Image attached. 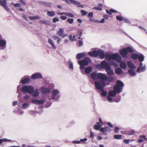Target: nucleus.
<instances>
[{"label": "nucleus", "instance_id": "nucleus-1", "mask_svg": "<svg viewBox=\"0 0 147 147\" xmlns=\"http://www.w3.org/2000/svg\"><path fill=\"white\" fill-rule=\"evenodd\" d=\"M94 84L96 88L101 91V95L104 96H106V92L103 90L104 88L106 85L105 82L103 81H95L94 82Z\"/></svg>", "mask_w": 147, "mask_h": 147}, {"label": "nucleus", "instance_id": "nucleus-2", "mask_svg": "<svg viewBox=\"0 0 147 147\" xmlns=\"http://www.w3.org/2000/svg\"><path fill=\"white\" fill-rule=\"evenodd\" d=\"M105 57L108 61L111 59L115 60L117 62H119L121 60V58L118 54H110L108 53H106L105 54Z\"/></svg>", "mask_w": 147, "mask_h": 147}, {"label": "nucleus", "instance_id": "nucleus-3", "mask_svg": "<svg viewBox=\"0 0 147 147\" xmlns=\"http://www.w3.org/2000/svg\"><path fill=\"white\" fill-rule=\"evenodd\" d=\"M124 84L121 81L119 80H117L113 88L114 90L117 93H119L121 91L122 88Z\"/></svg>", "mask_w": 147, "mask_h": 147}, {"label": "nucleus", "instance_id": "nucleus-4", "mask_svg": "<svg viewBox=\"0 0 147 147\" xmlns=\"http://www.w3.org/2000/svg\"><path fill=\"white\" fill-rule=\"evenodd\" d=\"M103 75L104 74L101 73H97L94 72L90 74V77L94 80H97L99 79L102 81V79L104 78Z\"/></svg>", "mask_w": 147, "mask_h": 147}, {"label": "nucleus", "instance_id": "nucleus-5", "mask_svg": "<svg viewBox=\"0 0 147 147\" xmlns=\"http://www.w3.org/2000/svg\"><path fill=\"white\" fill-rule=\"evenodd\" d=\"M34 88L31 86H24L22 88V91L23 92L26 93H28L30 94H32L34 92Z\"/></svg>", "mask_w": 147, "mask_h": 147}, {"label": "nucleus", "instance_id": "nucleus-6", "mask_svg": "<svg viewBox=\"0 0 147 147\" xmlns=\"http://www.w3.org/2000/svg\"><path fill=\"white\" fill-rule=\"evenodd\" d=\"M90 59L88 57H85L83 60H80L78 63L81 65H87L90 61Z\"/></svg>", "mask_w": 147, "mask_h": 147}, {"label": "nucleus", "instance_id": "nucleus-7", "mask_svg": "<svg viewBox=\"0 0 147 147\" xmlns=\"http://www.w3.org/2000/svg\"><path fill=\"white\" fill-rule=\"evenodd\" d=\"M0 5L7 11H10V10L7 5V0H0Z\"/></svg>", "mask_w": 147, "mask_h": 147}, {"label": "nucleus", "instance_id": "nucleus-8", "mask_svg": "<svg viewBox=\"0 0 147 147\" xmlns=\"http://www.w3.org/2000/svg\"><path fill=\"white\" fill-rule=\"evenodd\" d=\"M111 131V129L108 127H102L100 129V131L105 135H107V132H110Z\"/></svg>", "mask_w": 147, "mask_h": 147}, {"label": "nucleus", "instance_id": "nucleus-9", "mask_svg": "<svg viewBox=\"0 0 147 147\" xmlns=\"http://www.w3.org/2000/svg\"><path fill=\"white\" fill-rule=\"evenodd\" d=\"M139 67L137 68V72L140 73V72H143L146 70V67L145 65L143 66V63L141 62L139 64Z\"/></svg>", "mask_w": 147, "mask_h": 147}, {"label": "nucleus", "instance_id": "nucleus-10", "mask_svg": "<svg viewBox=\"0 0 147 147\" xmlns=\"http://www.w3.org/2000/svg\"><path fill=\"white\" fill-rule=\"evenodd\" d=\"M6 41L5 39H0V47L2 50H4L6 48Z\"/></svg>", "mask_w": 147, "mask_h": 147}, {"label": "nucleus", "instance_id": "nucleus-11", "mask_svg": "<svg viewBox=\"0 0 147 147\" xmlns=\"http://www.w3.org/2000/svg\"><path fill=\"white\" fill-rule=\"evenodd\" d=\"M121 55L123 57H127L128 54V51L126 48H124L120 51Z\"/></svg>", "mask_w": 147, "mask_h": 147}, {"label": "nucleus", "instance_id": "nucleus-12", "mask_svg": "<svg viewBox=\"0 0 147 147\" xmlns=\"http://www.w3.org/2000/svg\"><path fill=\"white\" fill-rule=\"evenodd\" d=\"M100 66L102 68L105 69H106L109 68L110 67V66L105 61H103L101 63Z\"/></svg>", "mask_w": 147, "mask_h": 147}, {"label": "nucleus", "instance_id": "nucleus-13", "mask_svg": "<svg viewBox=\"0 0 147 147\" xmlns=\"http://www.w3.org/2000/svg\"><path fill=\"white\" fill-rule=\"evenodd\" d=\"M104 77L102 79V81H104L107 80L110 82H113L114 80V78L113 77L111 76H108V77L107 76L104 74L103 76Z\"/></svg>", "mask_w": 147, "mask_h": 147}, {"label": "nucleus", "instance_id": "nucleus-14", "mask_svg": "<svg viewBox=\"0 0 147 147\" xmlns=\"http://www.w3.org/2000/svg\"><path fill=\"white\" fill-rule=\"evenodd\" d=\"M31 78L32 79L34 80L36 79H41L42 78V76L40 73H35L31 76Z\"/></svg>", "mask_w": 147, "mask_h": 147}, {"label": "nucleus", "instance_id": "nucleus-15", "mask_svg": "<svg viewBox=\"0 0 147 147\" xmlns=\"http://www.w3.org/2000/svg\"><path fill=\"white\" fill-rule=\"evenodd\" d=\"M98 56H99V57L102 59L105 57V54L104 51L101 49H98L97 51Z\"/></svg>", "mask_w": 147, "mask_h": 147}, {"label": "nucleus", "instance_id": "nucleus-16", "mask_svg": "<svg viewBox=\"0 0 147 147\" xmlns=\"http://www.w3.org/2000/svg\"><path fill=\"white\" fill-rule=\"evenodd\" d=\"M57 34L58 36H61L63 38H64L67 36V34H64L63 30L62 28H60L58 31L57 32Z\"/></svg>", "mask_w": 147, "mask_h": 147}, {"label": "nucleus", "instance_id": "nucleus-17", "mask_svg": "<svg viewBox=\"0 0 147 147\" xmlns=\"http://www.w3.org/2000/svg\"><path fill=\"white\" fill-rule=\"evenodd\" d=\"M42 92L44 94L49 93L50 92V90L48 88H45L44 86H42L41 88Z\"/></svg>", "mask_w": 147, "mask_h": 147}, {"label": "nucleus", "instance_id": "nucleus-18", "mask_svg": "<svg viewBox=\"0 0 147 147\" xmlns=\"http://www.w3.org/2000/svg\"><path fill=\"white\" fill-rule=\"evenodd\" d=\"M97 53V51L94 50L93 52H88V54L90 56L96 57L98 56V54Z\"/></svg>", "mask_w": 147, "mask_h": 147}, {"label": "nucleus", "instance_id": "nucleus-19", "mask_svg": "<svg viewBox=\"0 0 147 147\" xmlns=\"http://www.w3.org/2000/svg\"><path fill=\"white\" fill-rule=\"evenodd\" d=\"M59 93L58 90H53L52 92V96L51 98V99L54 100L55 98V97L56 95Z\"/></svg>", "mask_w": 147, "mask_h": 147}, {"label": "nucleus", "instance_id": "nucleus-20", "mask_svg": "<svg viewBox=\"0 0 147 147\" xmlns=\"http://www.w3.org/2000/svg\"><path fill=\"white\" fill-rule=\"evenodd\" d=\"M106 71L107 72V74L108 75H114V72L113 70L111 69V67L109 69H106Z\"/></svg>", "mask_w": 147, "mask_h": 147}, {"label": "nucleus", "instance_id": "nucleus-21", "mask_svg": "<svg viewBox=\"0 0 147 147\" xmlns=\"http://www.w3.org/2000/svg\"><path fill=\"white\" fill-rule=\"evenodd\" d=\"M144 140L147 141V138L144 135L141 136L140 137V139L138 141V142H144Z\"/></svg>", "mask_w": 147, "mask_h": 147}, {"label": "nucleus", "instance_id": "nucleus-22", "mask_svg": "<svg viewBox=\"0 0 147 147\" xmlns=\"http://www.w3.org/2000/svg\"><path fill=\"white\" fill-rule=\"evenodd\" d=\"M85 56V53H84L78 54L76 55V59H80L81 58H83Z\"/></svg>", "mask_w": 147, "mask_h": 147}, {"label": "nucleus", "instance_id": "nucleus-23", "mask_svg": "<svg viewBox=\"0 0 147 147\" xmlns=\"http://www.w3.org/2000/svg\"><path fill=\"white\" fill-rule=\"evenodd\" d=\"M117 93L114 90L111 91L109 93V95L110 96L114 97L116 95V94Z\"/></svg>", "mask_w": 147, "mask_h": 147}, {"label": "nucleus", "instance_id": "nucleus-24", "mask_svg": "<svg viewBox=\"0 0 147 147\" xmlns=\"http://www.w3.org/2000/svg\"><path fill=\"white\" fill-rule=\"evenodd\" d=\"M127 64L129 67L130 68L134 69L136 68L135 66L130 61H129L127 62Z\"/></svg>", "mask_w": 147, "mask_h": 147}, {"label": "nucleus", "instance_id": "nucleus-25", "mask_svg": "<svg viewBox=\"0 0 147 147\" xmlns=\"http://www.w3.org/2000/svg\"><path fill=\"white\" fill-rule=\"evenodd\" d=\"M106 12L107 13L110 15H111L112 14V13H117V11L113 9H111L109 10H106Z\"/></svg>", "mask_w": 147, "mask_h": 147}, {"label": "nucleus", "instance_id": "nucleus-26", "mask_svg": "<svg viewBox=\"0 0 147 147\" xmlns=\"http://www.w3.org/2000/svg\"><path fill=\"white\" fill-rule=\"evenodd\" d=\"M138 54L137 53H132L131 55V58L134 60L137 59L138 57Z\"/></svg>", "mask_w": 147, "mask_h": 147}, {"label": "nucleus", "instance_id": "nucleus-27", "mask_svg": "<svg viewBox=\"0 0 147 147\" xmlns=\"http://www.w3.org/2000/svg\"><path fill=\"white\" fill-rule=\"evenodd\" d=\"M92 70V68L91 67H86L85 69V72L86 74L90 73Z\"/></svg>", "mask_w": 147, "mask_h": 147}, {"label": "nucleus", "instance_id": "nucleus-28", "mask_svg": "<svg viewBox=\"0 0 147 147\" xmlns=\"http://www.w3.org/2000/svg\"><path fill=\"white\" fill-rule=\"evenodd\" d=\"M48 42L51 45L54 49H56V46H55L53 42L51 39L49 38L48 40Z\"/></svg>", "mask_w": 147, "mask_h": 147}, {"label": "nucleus", "instance_id": "nucleus-29", "mask_svg": "<svg viewBox=\"0 0 147 147\" xmlns=\"http://www.w3.org/2000/svg\"><path fill=\"white\" fill-rule=\"evenodd\" d=\"M30 79L29 78H25L21 81V83L23 84H26L30 82Z\"/></svg>", "mask_w": 147, "mask_h": 147}, {"label": "nucleus", "instance_id": "nucleus-30", "mask_svg": "<svg viewBox=\"0 0 147 147\" xmlns=\"http://www.w3.org/2000/svg\"><path fill=\"white\" fill-rule=\"evenodd\" d=\"M102 5L101 4H99L98 5V7H93V9H95L96 10L101 11L102 10V9L101 7Z\"/></svg>", "mask_w": 147, "mask_h": 147}, {"label": "nucleus", "instance_id": "nucleus-31", "mask_svg": "<svg viewBox=\"0 0 147 147\" xmlns=\"http://www.w3.org/2000/svg\"><path fill=\"white\" fill-rule=\"evenodd\" d=\"M115 72L117 74H122V71L121 69L119 68H117L115 69Z\"/></svg>", "mask_w": 147, "mask_h": 147}, {"label": "nucleus", "instance_id": "nucleus-32", "mask_svg": "<svg viewBox=\"0 0 147 147\" xmlns=\"http://www.w3.org/2000/svg\"><path fill=\"white\" fill-rule=\"evenodd\" d=\"M120 67L123 69H125L126 68V65L124 61H122L120 63Z\"/></svg>", "mask_w": 147, "mask_h": 147}, {"label": "nucleus", "instance_id": "nucleus-33", "mask_svg": "<svg viewBox=\"0 0 147 147\" xmlns=\"http://www.w3.org/2000/svg\"><path fill=\"white\" fill-rule=\"evenodd\" d=\"M29 18L31 20H34L37 19H40L41 18L38 16H30Z\"/></svg>", "mask_w": 147, "mask_h": 147}, {"label": "nucleus", "instance_id": "nucleus-34", "mask_svg": "<svg viewBox=\"0 0 147 147\" xmlns=\"http://www.w3.org/2000/svg\"><path fill=\"white\" fill-rule=\"evenodd\" d=\"M47 14L49 16L52 17L54 16L55 14V13L54 11H48L47 12Z\"/></svg>", "mask_w": 147, "mask_h": 147}, {"label": "nucleus", "instance_id": "nucleus-35", "mask_svg": "<svg viewBox=\"0 0 147 147\" xmlns=\"http://www.w3.org/2000/svg\"><path fill=\"white\" fill-rule=\"evenodd\" d=\"M71 3H73L76 5H80V3L79 1H75V0H68Z\"/></svg>", "mask_w": 147, "mask_h": 147}, {"label": "nucleus", "instance_id": "nucleus-36", "mask_svg": "<svg viewBox=\"0 0 147 147\" xmlns=\"http://www.w3.org/2000/svg\"><path fill=\"white\" fill-rule=\"evenodd\" d=\"M128 73L131 76H134L136 74L135 71L133 70L129 69L128 70Z\"/></svg>", "mask_w": 147, "mask_h": 147}, {"label": "nucleus", "instance_id": "nucleus-37", "mask_svg": "<svg viewBox=\"0 0 147 147\" xmlns=\"http://www.w3.org/2000/svg\"><path fill=\"white\" fill-rule=\"evenodd\" d=\"M69 40L71 41H75L76 40V39L75 38L76 36L75 35L72 36V35H69Z\"/></svg>", "mask_w": 147, "mask_h": 147}, {"label": "nucleus", "instance_id": "nucleus-38", "mask_svg": "<svg viewBox=\"0 0 147 147\" xmlns=\"http://www.w3.org/2000/svg\"><path fill=\"white\" fill-rule=\"evenodd\" d=\"M126 134L128 135H134L135 134V131L133 130L130 131H127L126 132Z\"/></svg>", "mask_w": 147, "mask_h": 147}, {"label": "nucleus", "instance_id": "nucleus-39", "mask_svg": "<svg viewBox=\"0 0 147 147\" xmlns=\"http://www.w3.org/2000/svg\"><path fill=\"white\" fill-rule=\"evenodd\" d=\"M11 141V140L7 139L5 138L0 139V143L1 144L3 142H10Z\"/></svg>", "mask_w": 147, "mask_h": 147}, {"label": "nucleus", "instance_id": "nucleus-40", "mask_svg": "<svg viewBox=\"0 0 147 147\" xmlns=\"http://www.w3.org/2000/svg\"><path fill=\"white\" fill-rule=\"evenodd\" d=\"M138 57V59L140 61L142 62L144 60V57L143 55H139Z\"/></svg>", "mask_w": 147, "mask_h": 147}, {"label": "nucleus", "instance_id": "nucleus-41", "mask_svg": "<svg viewBox=\"0 0 147 147\" xmlns=\"http://www.w3.org/2000/svg\"><path fill=\"white\" fill-rule=\"evenodd\" d=\"M122 138V136L121 135H115L114 136V138L117 140L121 139Z\"/></svg>", "mask_w": 147, "mask_h": 147}, {"label": "nucleus", "instance_id": "nucleus-42", "mask_svg": "<svg viewBox=\"0 0 147 147\" xmlns=\"http://www.w3.org/2000/svg\"><path fill=\"white\" fill-rule=\"evenodd\" d=\"M39 22L41 24H47L49 23L48 21L45 20H40Z\"/></svg>", "mask_w": 147, "mask_h": 147}, {"label": "nucleus", "instance_id": "nucleus-43", "mask_svg": "<svg viewBox=\"0 0 147 147\" xmlns=\"http://www.w3.org/2000/svg\"><path fill=\"white\" fill-rule=\"evenodd\" d=\"M126 48L127 49V50L128 52L132 53L134 52L133 49L130 47H127V48Z\"/></svg>", "mask_w": 147, "mask_h": 147}, {"label": "nucleus", "instance_id": "nucleus-44", "mask_svg": "<svg viewBox=\"0 0 147 147\" xmlns=\"http://www.w3.org/2000/svg\"><path fill=\"white\" fill-rule=\"evenodd\" d=\"M65 15L71 18H73L74 15L71 13L69 12H65Z\"/></svg>", "mask_w": 147, "mask_h": 147}, {"label": "nucleus", "instance_id": "nucleus-45", "mask_svg": "<svg viewBox=\"0 0 147 147\" xmlns=\"http://www.w3.org/2000/svg\"><path fill=\"white\" fill-rule=\"evenodd\" d=\"M39 95V92L38 89H36L35 90L34 93L33 94V96L35 97Z\"/></svg>", "mask_w": 147, "mask_h": 147}, {"label": "nucleus", "instance_id": "nucleus-46", "mask_svg": "<svg viewBox=\"0 0 147 147\" xmlns=\"http://www.w3.org/2000/svg\"><path fill=\"white\" fill-rule=\"evenodd\" d=\"M116 18L117 20L119 21H122L123 20V18L122 16H117Z\"/></svg>", "mask_w": 147, "mask_h": 147}, {"label": "nucleus", "instance_id": "nucleus-47", "mask_svg": "<svg viewBox=\"0 0 147 147\" xmlns=\"http://www.w3.org/2000/svg\"><path fill=\"white\" fill-rule=\"evenodd\" d=\"M80 12H81V13H82V16L86 15L88 13V12H86V11L84 10H81L80 11Z\"/></svg>", "mask_w": 147, "mask_h": 147}, {"label": "nucleus", "instance_id": "nucleus-48", "mask_svg": "<svg viewBox=\"0 0 147 147\" xmlns=\"http://www.w3.org/2000/svg\"><path fill=\"white\" fill-rule=\"evenodd\" d=\"M74 21V19L72 18H68L67 20V21L70 24L73 23Z\"/></svg>", "mask_w": 147, "mask_h": 147}, {"label": "nucleus", "instance_id": "nucleus-49", "mask_svg": "<svg viewBox=\"0 0 147 147\" xmlns=\"http://www.w3.org/2000/svg\"><path fill=\"white\" fill-rule=\"evenodd\" d=\"M111 65L114 66L115 67H117L118 66V64L114 61L111 62Z\"/></svg>", "mask_w": 147, "mask_h": 147}, {"label": "nucleus", "instance_id": "nucleus-50", "mask_svg": "<svg viewBox=\"0 0 147 147\" xmlns=\"http://www.w3.org/2000/svg\"><path fill=\"white\" fill-rule=\"evenodd\" d=\"M18 108H15L14 109L13 112L15 114H18Z\"/></svg>", "mask_w": 147, "mask_h": 147}, {"label": "nucleus", "instance_id": "nucleus-51", "mask_svg": "<svg viewBox=\"0 0 147 147\" xmlns=\"http://www.w3.org/2000/svg\"><path fill=\"white\" fill-rule=\"evenodd\" d=\"M100 127V125H94V129L96 130H98L99 129Z\"/></svg>", "mask_w": 147, "mask_h": 147}, {"label": "nucleus", "instance_id": "nucleus-52", "mask_svg": "<svg viewBox=\"0 0 147 147\" xmlns=\"http://www.w3.org/2000/svg\"><path fill=\"white\" fill-rule=\"evenodd\" d=\"M87 16L88 18H92L93 17V13L92 12L89 13L88 14Z\"/></svg>", "mask_w": 147, "mask_h": 147}, {"label": "nucleus", "instance_id": "nucleus-53", "mask_svg": "<svg viewBox=\"0 0 147 147\" xmlns=\"http://www.w3.org/2000/svg\"><path fill=\"white\" fill-rule=\"evenodd\" d=\"M44 103V101L43 100H38V103L39 104H42Z\"/></svg>", "mask_w": 147, "mask_h": 147}, {"label": "nucleus", "instance_id": "nucleus-54", "mask_svg": "<svg viewBox=\"0 0 147 147\" xmlns=\"http://www.w3.org/2000/svg\"><path fill=\"white\" fill-rule=\"evenodd\" d=\"M59 21L58 19L56 18H54L53 19V21L54 23H55L56 22H58Z\"/></svg>", "mask_w": 147, "mask_h": 147}, {"label": "nucleus", "instance_id": "nucleus-55", "mask_svg": "<svg viewBox=\"0 0 147 147\" xmlns=\"http://www.w3.org/2000/svg\"><path fill=\"white\" fill-rule=\"evenodd\" d=\"M119 128L118 127H116L114 129L115 132V133H117L118 132Z\"/></svg>", "mask_w": 147, "mask_h": 147}, {"label": "nucleus", "instance_id": "nucleus-56", "mask_svg": "<svg viewBox=\"0 0 147 147\" xmlns=\"http://www.w3.org/2000/svg\"><path fill=\"white\" fill-rule=\"evenodd\" d=\"M32 103H38V100L36 99H32L31 100Z\"/></svg>", "mask_w": 147, "mask_h": 147}, {"label": "nucleus", "instance_id": "nucleus-57", "mask_svg": "<svg viewBox=\"0 0 147 147\" xmlns=\"http://www.w3.org/2000/svg\"><path fill=\"white\" fill-rule=\"evenodd\" d=\"M78 45L79 46H81L83 45V42L81 40H79L78 41Z\"/></svg>", "mask_w": 147, "mask_h": 147}, {"label": "nucleus", "instance_id": "nucleus-58", "mask_svg": "<svg viewBox=\"0 0 147 147\" xmlns=\"http://www.w3.org/2000/svg\"><path fill=\"white\" fill-rule=\"evenodd\" d=\"M95 22H98L99 23H103L105 22V19L104 18H102L100 21H98L97 20H96Z\"/></svg>", "mask_w": 147, "mask_h": 147}, {"label": "nucleus", "instance_id": "nucleus-59", "mask_svg": "<svg viewBox=\"0 0 147 147\" xmlns=\"http://www.w3.org/2000/svg\"><path fill=\"white\" fill-rule=\"evenodd\" d=\"M28 103H24V104H23L22 106V107L24 108H25L27 107H28Z\"/></svg>", "mask_w": 147, "mask_h": 147}, {"label": "nucleus", "instance_id": "nucleus-60", "mask_svg": "<svg viewBox=\"0 0 147 147\" xmlns=\"http://www.w3.org/2000/svg\"><path fill=\"white\" fill-rule=\"evenodd\" d=\"M20 1L23 5H25L26 3L24 0H20Z\"/></svg>", "mask_w": 147, "mask_h": 147}, {"label": "nucleus", "instance_id": "nucleus-61", "mask_svg": "<svg viewBox=\"0 0 147 147\" xmlns=\"http://www.w3.org/2000/svg\"><path fill=\"white\" fill-rule=\"evenodd\" d=\"M57 15H65V12H58L57 13Z\"/></svg>", "mask_w": 147, "mask_h": 147}, {"label": "nucleus", "instance_id": "nucleus-62", "mask_svg": "<svg viewBox=\"0 0 147 147\" xmlns=\"http://www.w3.org/2000/svg\"><path fill=\"white\" fill-rule=\"evenodd\" d=\"M111 97L109 95L107 96V99L109 101H111L113 100V98Z\"/></svg>", "mask_w": 147, "mask_h": 147}, {"label": "nucleus", "instance_id": "nucleus-63", "mask_svg": "<svg viewBox=\"0 0 147 147\" xmlns=\"http://www.w3.org/2000/svg\"><path fill=\"white\" fill-rule=\"evenodd\" d=\"M52 38L54 40L57 39L59 38L57 36L53 35L52 36Z\"/></svg>", "mask_w": 147, "mask_h": 147}, {"label": "nucleus", "instance_id": "nucleus-64", "mask_svg": "<svg viewBox=\"0 0 147 147\" xmlns=\"http://www.w3.org/2000/svg\"><path fill=\"white\" fill-rule=\"evenodd\" d=\"M130 142L129 140H123V142L126 144H128Z\"/></svg>", "mask_w": 147, "mask_h": 147}]
</instances>
